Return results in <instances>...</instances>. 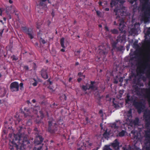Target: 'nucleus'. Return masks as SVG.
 I'll return each mask as SVG.
<instances>
[{
    "label": "nucleus",
    "instance_id": "nucleus-24",
    "mask_svg": "<svg viewBox=\"0 0 150 150\" xmlns=\"http://www.w3.org/2000/svg\"><path fill=\"white\" fill-rule=\"evenodd\" d=\"M81 88L82 90L84 91H86L87 90H88V88L87 87V85H83L81 86Z\"/></svg>",
    "mask_w": 150,
    "mask_h": 150
},
{
    "label": "nucleus",
    "instance_id": "nucleus-1",
    "mask_svg": "<svg viewBox=\"0 0 150 150\" xmlns=\"http://www.w3.org/2000/svg\"><path fill=\"white\" fill-rule=\"evenodd\" d=\"M19 134H14V138L11 141L10 140L9 144V148L11 150L14 149H18L19 147L20 149H25L26 145L30 143L29 140L26 135L24 133Z\"/></svg>",
    "mask_w": 150,
    "mask_h": 150
},
{
    "label": "nucleus",
    "instance_id": "nucleus-62",
    "mask_svg": "<svg viewBox=\"0 0 150 150\" xmlns=\"http://www.w3.org/2000/svg\"><path fill=\"white\" fill-rule=\"evenodd\" d=\"M98 4L100 6H101L102 5V2L100 1L98 2Z\"/></svg>",
    "mask_w": 150,
    "mask_h": 150
},
{
    "label": "nucleus",
    "instance_id": "nucleus-38",
    "mask_svg": "<svg viewBox=\"0 0 150 150\" xmlns=\"http://www.w3.org/2000/svg\"><path fill=\"white\" fill-rule=\"evenodd\" d=\"M62 98H64V100H67V97L65 95H63L60 97V99L61 100H62L61 99Z\"/></svg>",
    "mask_w": 150,
    "mask_h": 150
},
{
    "label": "nucleus",
    "instance_id": "nucleus-8",
    "mask_svg": "<svg viewBox=\"0 0 150 150\" xmlns=\"http://www.w3.org/2000/svg\"><path fill=\"white\" fill-rule=\"evenodd\" d=\"M10 89L12 92L18 91H19V85L16 81L12 82L10 86Z\"/></svg>",
    "mask_w": 150,
    "mask_h": 150
},
{
    "label": "nucleus",
    "instance_id": "nucleus-12",
    "mask_svg": "<svg viewBox=\"0 0 150 150\" xmlns=\"http://www.w3.org/2000/svg\"><path fill=\"white\" fill-rule=\"evenodd\" d=\"M41 75L42 78L45 79L48 78V75L47 69H43L41 71Z\"/></svg>",
    "mask_w": 150,
    "mask_h": 150
},
{
    "label": "nucleus",
    "instance_id": "nucleus-54",
    "mask_svg": "<svg viewBox=\"0 0 150 150\" xmlns=\"http://www.w3.org/2000/svg\"><path fill=\"white\" fill-rule=\"evenodd\" d=\"M83 75V73H81V72H79L78 73V75L80 77L81 76H82Z\"/></svg>",
    "mask_w": 150,
    "mask_h": 150
},
{
    "label": "nucleus",
    "instance_id": "nucleus-22",
    "mask_svg": "<svg viewBox=\"0 0 150 150\" xmlns=\"http://www.w3.org/2000/svg\"><path fill=\"white\" fill-rule=\"evenodd\" d=\"M57 123L59 125H62L63 124V121L62 119L61 118L59 119L57 121Z\"/></svg>",
    "mask_w": 150,
    "mask_h": 150
},
{
    "label": "nucleus",
    "instance_id": "nucleus-57",
    "mask_svg": "<svg viewBox=\"0 0 150 150\" xmlns=\"http://www.w3.org/2000/svg\"><path fill=\"white\" fill-rule=\"evenodd\" d=\"M82 80V79L81 78H79L77 79V81L79 82H80Z\"/></svg>",
    "mask_w": 150,
    "mask_h": 150
},
{
    "label": "nucleus",
    "instance_id": "nucleus-31",
    "mask_svg": "<svg viewBox=\"0 0 150 150\" xmlns=\"http://www.w3.org/2000/svg\"><path fill=\"white\" fill-rule=\"evenodd\" d=\"M39 41L40 43H42L43 44H45L46 43L45 40L43 39L41 37L40 38Z\"/></svg>",
    "mask_w": 150,
    "mask_h": 150
},
{
    "label": "nucleus",
    "instance_id": "nucleus-45",
    "mask_svg": "<svg viewBox=\"0 0 150 150\" xmlns=\"http://www.w3.org/2000/svg\"><path fill=\"white\" fill-rule=\"evenodd\" d=\"M4 29L0 30V36H2L3 32Z\"/></svg>",
    "mask_w": 150,
    "mask_h": 150
},
{
    "label": "nucleus",
    "instance_id": "nucleus-50",
    "mask_svg": "<svg viewBox=\"0 0 150 150\" xmlns=\"http://www.w3.org/2000/svg\"><path fill=\"white\" fill-rule=\"evenodd\" d=\"M42 145L37 148V150H41L42 148Z\"/></svg>",
    "mask_w": 150,
    "mask_h": 150
},
{
    "label": "nucleus",
    "instance_id": "nucleus-18",
    "mask_svg": "<svg viewBox=\"0 0 150 150\" xmlns=\"http://www.w3.org/2000/svg\"><path fill=\"white\" fill-rule=\"evenodd\" d=\"M117 42H114L112 43V51L113 50H115L116 48L117 47Z\"/></svg>",
    "mask_w": 150,
    "mask_h": 150
},
{
    "label": "nucleus",
    "instance_id": "nucleus-40",
    "mask_svg": "<svg viewBox=\"0 0 150 150\" xmlns=\"http://www.w3.org/2000/svg\"><path fill=\"white\" fill-rule=\"evenodd\" d=\"M116 1L119 2L121 4H122L125 2V1L123 0H116Z\"/></svg>",
    "mask_w": 150,
    "mask_h": 150
},
{
    "label": "nucleus",
    "instance_id": "nucleus-29",
    "mask_svg": "<svg viewBox=\"0 0 150 150\" xmlns=\"http://www.w3.org/2000/svg\"><path fill=\"white\" fill-rule=\"evenodd\" d=\"M123 150H131V147L129 145L128 147H123Z\"/></svg>",
    "mask_w": 150,
    "mask_h": 150
},
{
    "label": "nucleus",
    "instance_id": "nucleus-49",
    "mask_svg": "<svg viewBox=\"0 0 150 150\" xmlns=\"http://www.w3.org/2000/svg\"><path fill=\"white\" fill-rule=\"evenodd\" d=\"M21 118H18L16 120V122H18V123H19L20 121H21Z\"/></svg>",
    "mask_w": 150,
    "mask_h": 150
},
{
    "label": "nucleus",
    "instance_id": "nucleus-33",
    "mask_svg": "<svg viewBox=\"0 0 150 150\" xmlns=\"http://www.w3.org/2000/svg\"><path fill=\"white\" fill-rule=\"evenodd\" d=\"M136 30L135 28H132L130 30V32L132 34H135L136 33Z\"/></svg>",
    "mask_w": 150,
    "mask_h": 150
},
{
    "label": "nucleus",
    "instance_id": "nucleus-15",
    "mask_svg": "<svg viewBox=\"0 0 150 150\" xmlns=\"http://www.w3.org/2000/svg\"><path fill=\"white\" fill-rule=\"evenodd\" d=\"M143 65L145 66L146 68H149V70L147 71V73H148V76L150 77V64L147 62L146 61L144 63Z\"/></svg>",
    "mask_w": 150,
    "mask_h": 150
},
{
    "label": "nucleus",
    "instance_id": "nucleus-19",
    "mask_svg": "<svg viewBox=\"0 0 150 150\" xmlns=\"http://www.w3.org/2000/svg\"><path fill=\"white\" fill-rule=\"evenodd\" d=\"M65 39L64 38H62L60 40V43L61 47L63 48H65V47L64 45V41Z\"/></svg>",
    "mask_w": 150,
    "mask_h": 150
},
{
    "label": "nucleus",
    "instance_id": "nucleus-64",
    "mask_svg": "<svg viewBox=\"0 0 150 150\" xmlns=\"http://www.w3.org/2000/svg\"><path fill=\"white\" fill-rule=\"evenodd\" d=\"M72 78H71V77H70L69 78V82H71V80H72Z\"/></svg>",
    "mask_w": 150,
    "mask_h": 150
},
{
    "label": "nucleus",
    "instance_id": "nucleus-37",
    "mask_svg": "<svg viewBox=\"0 0 150 150\" xmlns=\"http://www.w3.org/2000/svg\"><path fill=\"white\" fill-rule=\"evenodd\" d=\"M45 5L44 2L41 0L40 1L39 3V6H43Z\"/></svg>",
    "mask_w": 150,
    "mask_h": 150
},
{
    "label": "nucleus",
    "instance_id": "nucleus-53",
    "mask_svg": "<svg viewBox=\"0 0 150 150\" xmlns=\"http://www.w3.org/2000/svg\"><path fill=\"white\" fill-rule=\"evenodd\" d=\"M47 81L48 82H49V83H50V85H52V81H50V79H49L47 80Z\"/></svg>",
    "mask_w": 150,
    "mask_h": 150
},
{
    "label": "nucleus",
    "instance_id": "nucleus-5",
    "mask_svg": "<svg viewBox=\"0 0 150 150\" xmlns=\"http://www.w3.org/2000/svg\"><path fill=\"white\" fill-rule=\"evenodd\" d=\"M34 131L36 135V137L34 141V144L37 145L41 144L44 138L42 136L39 134L40 131L38 130L37 128H35Z\"/></svg>",
    "mask_w": 150,
    "mask_h": 150
},
{
    "label": "nucleus",
    "instance_id": "nucleus-55",
    "mask_svg": "<svg viewBox=\"0 0 150 150\" xmlns=\"http://www.w3.org/2000/svg\"><path fill=\"white\" fill-rule=\"evenodd\" d=\"M96 13L97 15H98V16L100 15V12L99 11H96Z\"/></svg>",
    "mask_w": 150,
    "mask_h": 150
},
{
    "label": "nucleus",
    "instance_id": "nucleus-20",
    "mask_svg": "<svg viewBox=\"0 0 150 150\" xmlns=\"http://www.w3.org/2000/svg\"><path fill=\"white\" fill-rule=\"evenodd\" d=\"M126 131L124 130H122V131L120 132L118 134V135L119 137H122L124 136L125 133Z\"/></svg>",
    "mask_w": 150,
    "mask_h": 150
},
{
    "label": "nucleus",
    "instance_id": "nucleus-58",
    "mask_svg": "<svg viewBox=\"0 0 150 150\" xmlns=\"http://www.w3.org/2000/svg\"><path fill=\"white\" fill-rule=\"evenodd\" d=\"M113 103L114 105H115V107H117L118 106H119V105L118 104H116L114 103Z\"/></svg>",
    "mask_w": 150,
    "mask_h": 150
},
{
    "label": "nucleus",
    "instance_id": "nucleus-10",
    "mask_svg": "<svg viewBox=\"0 0 150 150\" xmlns=\"http://www.w3.org/2000/svg\"><path fill=\"white\" fill-rule=\"evenodd\" d=\"M124 23V20L123 18L120 19L118 21V23L119 24V30L121 32L123 31L125 27Z\"/></svg>",
    "mask_w": 150,
    "mask_h": 150
},
{
    "label": "nucleus",
    "instance_id": "nucleus-35",
    "mask_svg": "<svg viewBox=\"0 0 150 150\" xmlns=\"http://www.w3.org/2000/svg\"><path fill=\"white\" fill-rule=\"evenodd\" d=\"M131 100L130 99V96L129 95H127V99L126 101V103H127L128 101H129Z\"/></svg>",
    "mask_w": 150,
    "mask_h": 150
},
{
    "label": "nucleus",
    "instance_id": "nucleus-28",
    "mask_svg": "<svg viewBox=\"0 0 150 150\" xmlns=\"http://www.w3.org/2000/svg\"><path fill=\"white\" fill-rule=\"evenodd\" d=\"M33 80L34 82L32 83V85L33 86H36L37 85L38 82L35 79H33Z\"/></svg>",
    "mask_w": 150,
    "mask_h": 150
},
{
    "label": "nucleus",
    "instance_id": "nucleus-13",
    "mask_svg": "<svg viewBox=\"0 0 150 150\" xmlns=\"http://www.w3.org/2000/svg\"><path fill=\"white\" fill-rule=\"evenodd\" d=\"M119 142L117 139H115L114 142L111 144V146L115 150H118L119 149Z\"/></svg>",
    "mask_w": 150,
    "mask_h": 150
},
{
    "label": "nucleus",
    "instance_id": "nucleus-23",
    "mask_svg": "<svg viewBox=\"0 0 150 150\" xmlns=\"http://www.w3.org/2000/svg\"><path fill=\"white\" fill-rule=\"evenodd\" d=\"M110 32L113 34H117L118 33V30L116 29H112L110 30Z\"/></svg>",
    "mask_w": 150,
    "mask_h": 150
},
{
    "label": "nucleus",
    "instance_id": "nucleus-4",
    "mask_svg": "<svg viewBox=\"0 0 150 150\" xmlns=\"http://www.w3.org/2000/svg\"><path fill=\"white\" fill-rule=\"evenodd\" d=\"M125 7L122 8L120 6L116 7L114 10V11L115 13V15L117 16L116 18H118L120 17V16H125L127 14L126 12L124 11Z\"/></svg>",
    "mask_w": 150,
    "mask_h": 150
},
{
    "label": "nucleus",
    "instance_id": "nucleus-41",
    "mask_svg": "<svg viewBox=\"0 0 150 150\" xmlns=\"http://www.w3.org/2000/svg\"><path fill=\"white\" fill-rule=\"evenodd\" d=\"M33 68L34 70H35L37 68V66L36 64L35 63H33Z\"/></svg>",
    "mask_w": 150,
    "mask_h": 150
},
{
    "label": "nucleus",
    "instance_id": "nucleus-36",
    "mask_svg": "<svg viewBox=\"0 0 150 150\" xmlns=\"http://www.w3.org/2000/svg\"><path fill=\"white\" fill-rule=\"evenodd\" d=\"M40 109V107L39 106H35L34 107V110L37 111L38 110Z\"/></svg>",
    "mask_w": 150,
    "mask_h": 150
},
{
    "label": "nucleus",
    "instance_id": "nucleus-3",
    "mask_svg": "<svg viewBox=\"0 0 150 150\" xmlns=\"http://www.w3.org/2000/svg\"><path fill=\"white\" fill-rule=\"evenodd\" d=\"M48 131L51 133L53 134L57 131L58 126L54 120L52 118L48 119Z\"/></svg>",
    "mask_w": 150,
    "mask_h": 150
},
{
    "label": "nucleus",
    "instance_id": "nucleus-51",
    "mask_svg": "<svg viewBox=\"0 0 150 150\" xmlns=\"http://www.w3.org/2000/svg\"><path fill=\"white\" fill-rule=\"evenodd\" d=\"M134 2H135V1L134 0H131L129 1L130 3L131 4H133Z\"/></svg>",
    "mask_w": 150,
    "mask_h": 150
},
{
    "label": "nucleus",
    "instance_id": "nucleus-21",
    "mask_svg": "<svg viewBox=\"0 0 150 150\" xmlns=\"http://www.w3.org/2000/svg\"><path fill=\"white\" fill-rule=\"evenodd\" d=\"M109 135V134L107 132V131H106L103 134V136L105 138L107 139L108 138Z\"/></svg>",
    "mask_w": 150,
    "mask_h": 150
},
{
    "label": "nucleus",
    "instance_id": "nucleus-48",
    "mask_svg": "<svg viewBox=\"0 0 150 150\" xmlns=\"http://www.w3.org/2000/svg\"><path fill=\"white\" fill-rule=\"evenodd\" d=\"M146 35H150V30H148L146 32Z\"/></svg>",
    "mask_w": 150,
    "mask_h": 150
},
{
    "label": "nucleus",
    "instance_id": "nucleus-61",
    "mask_svg": "<svg viewBox=\"0 0 150 150\" xmlns=\"http://www.w3.org/2000/svg\"><path fill=\"white\" fill-rule=\"evenodd\" d=\"M109 10V9L108 8H106L105 9V10L106 11H108Z\"/></svg>",
    "mask_w": 150,
    "mask_h": 150
},
{
    "label": "nucleus",
    "instance_id": "nucleus-32",
    "mask_svg": "<svg viewBox=\"0 0 150 150\" xmlns=\"http://www.w3.org/2000/svg\"><path fill=\"white\" fill-rule=\"evenodd\" d=\"M11 58L12 59L13 61L16 60L18 59V58L14 55L11 56Z\"/></svg>",
    "mask_w": 150,
    "mask_h": 150
},
{
    "label": "nucleus",
    "instance_id": "nucleus-14",
    "mask_svg": "<svg viewBox=\"0 0 150 150\" xmlns=\"http://www.w3.org/2000/svg\"><path fill=\"white\" fill-rule=\"evenodd\" d=\"M101 46H99V52L101 55H105L107 54L108 50L105 48H103V49H100V48Z\"/></svg>",
    "mask_w": 150,
    "mask_h": 150
},
{
    "label": "nucleus",
    "instance_id": "nucleus-26",
    "mask_svg": "<svg viewBox=\"0 0 150 150\" xmlns=\"http://www.w3.org/2000/svg\"><path fill=\"white\" fill-rule=\"evenodd\" d=\"M116 1L115 0H111V1L110 3V5L111 7L115 6H116Z\"/></svg>",
    "mask_w": 150,
    "mask_h": 150
},
{
    "label": "nucleus",
    "instance_id": "nucleus-56",
    "mask_svg": "<svg viewBox=\"0 0 150 150\" xmlns=\"http://www.w3.org/2000/svg\"><path fill=\"white\" fill-rule=\"evenodd\" d=\"M128 113L131 116L132 115V111L131 110H129L128 112Z\"/></svg>",
    "mask_w": 150,
    "mask_h": 150
},
{
    "label": "nucleus",
    "instance_id": "nucleus-43",
    "mask_svg": "<svg viewBox=\"0 0 150 150\" xmlns=\"http://www.w3.org/2000/svg\"><path fill=\"white\" fill-rule=\"evenodd\" d=\"M23 68L25 70H28L29 69V67L28 66L25 65L24 66Z\"/></svg>",
    "mask_w": 150,
    "mask_h": 150
},
{
    "label": "nucleus",
    "instance_id": "nucleus-42",
    "mask_svg": "<svg viewBox=\"0 0 150 150\" xmlns=\"http://www.w3.org/2000/svg\"><path fill=\"white\" fill-rule=\"evenodd\" d=\"M138 41H135L133 43V45L135 47H137L138 46V45L137 44Z\"/></svg>",
    "mask_w": 150,
    "mask_h": 150
},
{
    "label": "nucleus",
    "instance_id": "nucleus-6",
    "mask_svg": "<svg viewBox=\"0 0 150 150\" xmlns=\"http://www.w3.org/2000/svg\"><path fill=\"white\" fill-rule=\"evenodd\" d=\"M133 105L137 110L139 113H141L145 108V104L141 102H138L134 100L133 102Z\"/></svg>",
    "mask_w": 150,
    "mask_h": 150
},
{
    "label": "nucleus",
    "instance_id": "nucleus-63",
    "mask_svg": "<svg viewBox=\"0 0 150 150\" xmlns=\"http://www.w3.org/2000/svg\"><path fill=\"white\" fill-rule=\"evenodd\" d=\"M36 25H37V28L38 29L39 28H40L39 26H40V25H38V23H36Z\"/></svg>",
    "mask_w": 150,
    "mask_h": 150
},
{
    "label": "nucleus",
    "instance_id": "nucleus-7",
    "mask_svg": "<svg viewBox=\"0 0 150 150\" xmlns=\"http://www.w3.org/2000/svg\"><path fill=\"white\" fill-rule=\"evenodd\" d=\"M21 29L24 33L28 35L30 39H32L34 38V32L33 28L26 26H22L21 27Z\"/></svg>",
    "mask_w": 150,
    "mask_h": 150
},
{
    "label": "nucleus",
    "instance_id": "nucleus-46",
    "mask_svg": "<svg viewBox=\"0 0 150 150\" xmlns=\"http://www.w3.org/2000/svg\"><path fill=\"white\" fill-rule=\"evenodd\" d=\"M113 82L117 84L118 83V81L116 79H114Z\"/></svg>",
    "mask_w": 150,
    "mask_h": 150
},
{
    "label": "nucleus",
    "instance_id": "nucleus-25",
    "mask_svg": "<svg viewBox=\"0 0 150 150\" xmlns=\"http://www.w3.org/2000/svg\"><path fill=\"white\" fill-rule=\"evenodd\" d=\"M115 50L117 51H121L123 50V47L122 46L117 47Z\"/></svg>",
    "mask_w": 150,
    "mask_h": 150
},
{
    "label": "nucleus",
    "instance_id": "nucleus-16",
    "mask_svg": "<svg viewBox=\"0 0 150 150\" xmlns=\"http://www.w3.org/2000/svg\"><path fill=\"white\" fill-rule=\"evenodd\" d=\"M125 40V35H123L122 36H119L117 37L116 41L117 42H122Z\"/></svg>",
    "mask_w": 150,
    "mask_h": 150
},
{
    "label": "nucleus",
    "instance_id": "nucleus-27",
    "mask_svg": "<svg viewBox=\"0 0 150 150\" xmlns=\"http://www.w3.org/2000/svg\"><path fill=\"white\" fill-rule=\"evenodd\" d=\"M110 126L111 127L114 129H117L118 128V127L116 125V123L115 122L111 124Z\"/></svg>",
    "mask_w": 150,
    "mask_h": 150
},
{
    "label": "nucleus",
    "instance_id": "nucleus-60",
    "mask_svg": "<svg viewBox=\"0 0 150 150\" xmlns=\"http://www.w3.org/2000/svg\"><path fill=\"white\" fill-rule=\"evenodd\" d=\"M114 24L115 25H117L118 23H117L116 21H114Z\"/></svg>",
    "mask_w": 150,
    "mask_h": 150
},
{
    "label": "nucleus",
    "instance_id": "nucleus-2",
    "mask_svg": "<svg viewBox=\"0 0 150 150\" xmlns=\"http://www.w3.org/2000/svg\"><path fill=\"white\" fill-rule=\"evenodd\" d=\"M138 10L143 12L142 17L144 21L147 22L150 18V0H139Z\"/></svg>",
    "mask_w": 150,
    "mask_h": 150
},
{
    "label": "nucleus",
    "instance_id": "nucleus-47",
    "mask_svg": "<svg viewBox=\"0 0 150 150\" xmlns=\"http://www.w3.org/2000/svg\"><path fill=\"white\" fill-rule=\"evenodd\" d=\"M105 29L106 31H109V30L108 27L107 26H106L105 27Z\"/></svg>",
    "mask_w": 150,
    "mask_h": 150
},
{
    "label": "nucleus",
    "instance_id": "nucleus-59",
    "mask_svg": "<svg viewBox=\"0 0 150 150\" xmlns=\"http://www.w3.org/2000/svg\"><path fill=\"white\" fill-rule=\"evenodd\" d=\"M99 113L100 114H102L103 113V110H100L99 111Z\"/></svg>",
    "mask_w": 150,
    "mask_h": 150
},
{
    "label": "nucleus",
    "instance_id": "nucleus-30",
    "mask_svg": "<svg viewBox=\"0 0 150 150\" xmlns=\"http://www.w3.org/2000/svg\"><path fill=\"white\" fill-rule=\"evenodd\" d=\"M103 150H112V149H111L110 146H108L106 145L105 146V147L103 149Z\"/></svg>",
    "mask_w": 150,
    "mask_h": 150
},
{
    "label": "nucleus",
    "instance_id": "nucleus-34",
    "mask_svg": "<svg viewBox=\"0 0 150 150\" xmlns=\"http://www.w3.org/2000/svg\"><path fill=\"white\" fill-rule=\"evenodd\" d=\"M39 113L40 114V116L41 118H42L43 117H44V115L42 111H41V110L40 111Z\"/></svg>",
    "mask_w": 150,
    "mask_h": 150
},
{
    "label": "nucleus",
    "instance_id": "nucleus-17",
    "mask_svg": "<svg viewBox=\"0 0 150 150\" xmlns=\"http://www.w3.org/2000/svg\"><path fill=\"white\" fill-rule=\"evenodd\" d=\"M132 123L134 125H138L139 123V119L138 117H136L134 120L132 121Z\"/></svg>",
    "mask_w": 150,
    "mask_h": 150
},
{
    "label": "nucleus",
    "instance_id": "nucleus-52",
    "mask_svg": "<svg viewBox=\"0 0 150 150\" xmlns=\"http://www.w3.org/2000/svg\"><path fill=\"white\" fill-rule=\"evenodd\" d=\"M146 137L150 138V135H149V134H147L146 133L145 134Z\"/></svg>",
    "mask_w": 150,
    "mask_h": 150
},
{
    "label": "nucleus",
    "instance_id": "nucleus-11",
    "mask_svg": "<svg viewBox=\"0 0 150 150\" xmlns=\"http://www.w3.org/2000/svg\"><path fill=\"white\" fill-rule=\"evenodd\" d=\"M144 117L145 119L146 126V127H149L150 125V114L149 113L146 114L144 113Z\"/></svg>",
    "mask_w": 150,
    "mask_h": 150
},
{
    "label": "nucleus",
    "instance_id": "nucleus-44",
    "mask_svg": "<svg viewBox=\"0 0 150 150\" xmlns=\"http://www.w3.org/2000/svg\"><path fill=\"white\" fill-rule=\"evenodd\" d=\"M80 52V51H75L74 52V54L75 55H78V54H79Z\"/></svg>",
    "mask_w": 150,
    "mask_h": 150
},
{
    "label": "nucleus",
    "instance_id": "nucleus-39",
    "mask_svg": "<svg viewBox=\"0 0 150 150\" xmlns=\"http://www.w3.org/2000/svg\"><path fill=\"white\" fill-rule=\"evenodd\" d=\"M23 83H21L20 84V89L21 90H22L23 89Z\"/></svg>",
    "mask_w": 150,
    "mask_h": 150
},
{
    "label": "nucleus",
    "instance_id": "nucleus-9",
    "mask_svg": "<svg viewBox=\"0 0 150 150\" xmlns=\"http://www.w3.org/2000/svg\"><path fill=\"white\" fill-rule=\"evenodd\" d=\"M98 85L96 84L95 81H91L90 84L88 88V90H91L93 91H96L98 90Z\"/></svg>",
    "mask_w": 150,
    "mask_h": 150
}]
</instances>
